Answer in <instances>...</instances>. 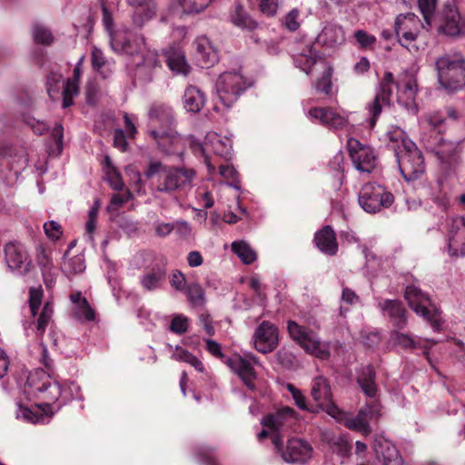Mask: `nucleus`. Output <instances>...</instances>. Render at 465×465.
I'll use <instances>...</instances> for the list:
<instances>
[{
  "instance_id": "nucleus-1",
  "label": "nucleus",
  "mask_w": 465,
  "mask_h": 465,
  "mask_svg": "<svg viewBox=\"0 0 465 465\" xmlns=\"http://www.w3.org/2000/svg\"><path fill=\"white\" fill-rule=\"evenodd\" d=\"M25 392L42 401L32 408L17 404L16 418L31 423H43L68 401L81 399L77 384L71 382L67 388L62 389L56 379L42 369L29 374Z\"/></svg>"
},
{
  "instance_id": "nucleus-2",
  "label": "nucleus",
  "mask_w": 465,
  "mask_h": 465,
  "mask_svg": "<svg viewBox=\"0 0 465 465\" xmlns=\"http://www.w3.org/2000/svg\"><path fill=\"white\" fill-rule=\"evenodd\" d=\"M438 82L449 91H455L465 84V58L460 54H445L435 61Z\"/></svg>"
},
{
  "instance_id": "nucleus-3",
  "label": "nucleus",
  "mask_w": 465,
  "mask_h": 465,
  "mask_svg": "<svg viewBox=\"0 0 465 465\" xmlns=\"http://www.w3.org/2000/svg\"><path fill=\"white\" fill-rule=\"evenodd\" d=\"M248 87L245 78L235 71L223 73L215 83L217 96L226 109L231 108Z\"/></svg>"
},
{
  "instance_id": "nucleus-4",
  "label": "nucleus",
  "mask_w": 465,
  "mask_h": 465,
  "mask_svg": "<svg viewBox=\"0 0 465 465\" xmlns=\"http://www.w3.org/2000/svg\"><path fill=\"white\" fill-rule=\"evenodd\" d=\"M136 258L142 260L141 266H147L149 262H153L151 269L140 277V284L143 290L153 292L160 289L165 282L167 273V259L163 256H156L152 252H142Z\"/></svg>"
},
{
  "instance_id": "nucleus-5",
  "label": "nucleus",
  "mask_w": 465,
  "mask_h": 465,
  "mask_svg": "<svg viewBox=\"0 0 465 465\" xmlns=\"http://www.w3.org/2000/svg\"><path fill=\"white\" fill-rule=\"evenodd\" d=\"M287 329L291 338L306 352L322 360L329 358V344L322 341L315 332L292 321L288 322Z\"/></svg>"
},
{
  "instance_id": "nucleus-6",
  "label": "nucleus",
  "mask_w": 465,
  "mask_h": 465,
  "mask_svg": "<svg viewBox=\"0 0 465 465\" xmlns=\"http://www.w3.org/2000/svg\"><path fill=\"white\" fill-rule=\"evenodd\" d=\"M359 204L369 213L380 212L382 208H388L394 201L392 193L382 185L367 183L362 185L358 196Z\"/></svg>"
},
{
  "instance_id": "nucleus-7",
  "label": "nucleus",
  "mask_w": 465,
  "mask_h": 465,
  "mask_svg": "<svg viewBox=\"0 0 465 465\" xmlns=\"http://www.w3.org/2000/svg\"><path fill=\"white\" fill-rule=\"evenodd\" d=\"M420 25L419 17L412 13L401 14L395 20V34L399 43L413 54L420 51L416 41Z\"/></svg>"
},
{
  "instance_id": "nucleus-8",
  "label": "nucleus",
  "mask_w": 465,
  "mask_h": 465,
  "mask_svg": "<svg viewBox=\"0 0 465 465\" xmlns=\"http://www.w3.org/2000/svg\"><path fill=\"white\" fill-rule=\"evenodd\" d=\"M403 151H398L395 155L400 171L407 182L419 179L425 171L421 153L413 142H406Z\"/></svg>"
},
{
  "instance_id": "nucleus-9",
  "label": "nucleus",
  "mask_w": 465,
  "mask_h": 465,
  "mask_svg": "<svg viewBox=\"0 0 465 465\" xmlns=\"http://www.w3.org/2000/svg\"><path fill=\"white\" fill-rule=\"evenodd\" d=\"M405 299L409 306L420 316L429 322L434 331H439L440 319L439 312L432 306L429 296L415 285H409L405 290Z\"/></svg>"
},
{
  "instance_id": "nucleus-10",
  "label": "nucleus",
  "mask_w": 465,
  "mask_h": 465,
  "mask_svg": "<svg viewBox=\"0 0 465 465\" xmlns=\"http://www.w3.org/2000/svg\"><path fill=\"white\" fill-rule=\"evenodd\" d=\"M110 45L116 54L134 56L143 53L145 40L142 34L124 27L111 33Z\"/></svg>"
},
{
  "instance_id": "nucleus-11",
  "label": "nucleus",
  "mask_w": 465,
  "mask_h": 465,
  "mask_svg": "<svg viewBox=\"0 0 465 465\" xmlns=\"http://www.w3.org/2000/svg\"><path fill=\"white\" fill-rule=\"evenodd\" d=\"M393 84L394 77L392 73L386 72L376 88L374 99L366 105L369 114L368 122L371 128L375 126L382 109L391 106Z\"/></svg>"
},
{
  "instance_id": "nucleus-12",
  "label": "nucleus",
  "mask_w": 465,
  "mask_h": 465,
  "mask_svg": "<svg viewBox=\"0 0 465 465\" xmlns=\"http://www.w3.org/2000/svg\"><path fill=\"white\" fill-rule=\"evenodd\" d=\"M272 442L281 453L282 460L288 463H305L312 457V448L310 443L299 438L288 440L286 446H282V439L275 435Z\"/></svg>"
},
{
  "instance_id": "nucleus-13",
  "label": "nucleus",
  "mask_w": 465,
  "mask_h": 465,
  "mask_svg": "<svg viewBox=\"0 0 465 465\" xmlns=\"http://www.w3.org/2000/svg\"><path fill=\"white\" fill-rule=\"evenodd\" d=\"M195 176L193 169L170 168L159 176L156 190L172 193L174 191L190 184Z\"/></svg>"
},
{
  "instance_id": "nucleus-14",
  "label": "nucleus",
  "mask_w": 465,
  "mask_h": 465,
  "mask_svg": "<svg viewBox=\"0 0 465 465\" xmlns=\"http://www.w3.org/2000/svg\"><path fill=\"white\" fill-rule=\"evenodd\" d=\"M292 57L295 66L309 74L320 59V55L314 48L312 38L302 37L296 40Z\"/></svg>"
},
{
  "instance_id": "nucleus-15",
  "label": "nucleus",
  "mask_w": 465,
  "mask_h": 465,
  "mask_svg": "<svg viewBox=\"0 0 465 465\" xmlns=\"http://www.w3.org/2000/svg\"><path fill=\"white\" fill-rule=\"evenodd\" d=\"M258 360L255 356L250 355L243 358L235 355L226 361V364L242 381V383L252 391H256L255 381L257 380V373L253 365L258 364Z\"/></svg>"
},
{
  "instance_id": "nucleus-16",
  "label": "nucleus",
  "mask_w": 465,
  "mask_h": 465,
  "mask_svg": "<svg viewBox=\"0 0 465 465\" xmlns=\"http://www.w3.org/2000/svg\"><path fill=\"white\" fill-rule=\"evenodd\" d=\"M438 31L449 36H459L464 32L465 20L458 8L453 5H446L438 17Z\"/></svg>"
},
{
  "instance_id": "nucleus-17",
  "label": "nucleus",
  "mask_w": 465,
  "mask_h": 465,
  "mask_svg": "<svg viewBox=\"0 0 465 465\" xmlns=\"http://www.w3.org/2000/svg\"><path fill=\"white\" fill-rule=\"evenodd\" d=\"M350 157L355 168L362 173H371L376 166V155L371 147L362 145L356 139L347 143Z\"/></svg>"
},
{
  "instance_id": "nucleus-18",
  "label": "nucleus",
  "mask_w": 465,
  "mask_h": 465,
  "mask_svg": "<svg viewBox=\"0 0 465 465\" xmlns=\"http://www.w3.org/2000/svg\"><path fill=\"white\" fill-rule=\"evenodd\" d=\"M5 258L7 267L16 274L23 275L30 271L32 261L22 244L7 243L5 246Z\"/></svg>"
},
{
  "instance_id": "nucleus-19",
  "label": "nucleus",
  "mask_w": 465,
  "mask_h": 465,
  "mask_svg": "<svg viewBox=\"0 0 465 465\" xmlns=\"http://www.w3.org/2000/svg\"><path fill=\"white\" fill-rule=\"evenodd\" d=\"M448 252L450 256L465 255V217L457 216L448 223Z\"/></svg>"
},
{
  "instance_id": "nucleus-20",
  "label": "nucleus",
  "mask_w": 465,
  "mask_h": 465,
  "mask_svg": "<svg viewBox=\"0 0 465 465\" xmlns=\"http://www.w3.org/2000/svg\"><path fill=\"white\" fill-rule=\"evenodd\" d=\"M311 396L319 407H326L329 415L340 419L341 412L331 402V386L325 377L320 375L312 380Z\"/></svg>"
},
{
  "instance_id": "nucleus-21",
  "label": "nucleus",
  "mask_w": 465,
  "mask_h": 465,
  "mask_svg": "<svg viewBox=\"0 0 465 465\" xmlns=\"http://www.w3.org/2000/svg\"><path fill=\"white\" fill-rule=\"evenodd\" d=\"M253 342L259 352L272 351L278 345V329L270 322H262L254 331Z\"/></svg>"
},
{
  "instance_id": "nucleus-22",
  "label": "nucleus",
  "mask_w": 465,
  "mask_h": 465,
  "mask_svg": "<svg viewBox=\"0 0 465 465\" xmlns=\"http://www.w3.org/2000/svg\"><path fill=\"white\" fill-rule=\"evenodd\" d=\"M126 3L133 9L132 23L135 27H143L156 15L155 0H126Z\"/></svg>"
},
{
  "instance_id": "nucleus-23",
  "label": "nucleus",
  "mask_w": 465,
  "mask_h": 465,
  "mask_svg": "<svg viewBox=\"0 0 465 465\" xmlns=\"http://www.w3.org/2000/svg\"><path fill=\"white\" fill-rule=\"evenodd\" d=\"M308 117L333 129L342 128L347 124V116L332 108L313 107L308 111Z\"/></svg>"
},
{
  "instance_id": "nucleus-24",
  "label": "nucleus",
  "mask_w": 465,
  "mask_h": 465,
  "mask_svg": "<svg viewBox=\"0 0 465 465\" xmlns=\"http://www.w3.org/2000/svg\"><path fill=\"white\" fill-rule=\"evenodd\" d=\"M296 419L293 409L283 407L275 413L265 416L262 420V424L272 431H280L291 428Z\"/></svg>"
},
{
  "instance_id": "nucleus-25",
  "label": "nucleus",
  "mask_w": 465,
  "mask_h": 465,
  "mask_svg": "<svg viewBox=\"0 0 465 465\" xmlns=\"http://www.w3.org/2000/svg\"><path fill=\"white\" fill-rule=\"evenodd\" d=\"M150 128L165 129L173 127L175 123L173 109L164 104H153L148 112Z\"/></svg>"
},
{
  "instance_id": "nucleus-26",
  "label": "nucleus",
  "mask_w": 465,
  "mask_h": 465,
  "mask_svg": "<svg viewBox=\"0 0 465 465\" xmlns=\"http://www.w3.org/2000/svg\"><path fill=\"white\" fill-rule=\"evenodd\" d=\"M232 141L228 137H222L216 133H208L205 136L204 144H197L195 151L199 150L204 153L205 150H212L215 154L227 157L232 151Z\"/></svg>"
},
{
  "instance_id": "nucleus-27",
  "label": "nucleus",
  "mask_w": 465,
  "mask_h": 465,
  "mask_svg": "<svg viewBox=\"0 0 465 465\" xmlns=\"http://www.w3.org/2000/svg\"><path fill=\"white\" fill-rule=\"evenodd\" d=\"M194 45L195 57L202 67L213 66L218 61V52L205 35L198 36Z\"/></svg>"
},
{
  "instance_id": "nucleus-28",
  "label": "nucleus",
  "mask_w": 465,
  "mask_h": 465,
  "mask_svg": "<svg viewBox=\"0 0 465 465\" xmlns=\"http://www.w3.org/2000/svg\"><path fill=\"white\" fill-rule=\"evenodd\" d=\"M148 135L155 142L158 148L166 153H173V148L177 146L181 140L173 127L165 129L150 128Z\"/></svg>"
},
{
  "instance_id": "nucleus-29",
  "label": "nucleus",
  "mask_w": 465,
  "mask_h": 465,
  "mask_svg": "<svg viewBox=\"0 0 465 465\" xmlns=\"http://www.w3.org/2000/svg\"><path fill=\"white\" fill-rule=\"evenodd\" d=\"M316 41L326 48L341 45L345 41L343 29L339 25L327 23L317 35Z\"/></svg>"
},
{
  "instance_id": "nucleus-30",
  "label": "nucleus",
  "mask_w": 465,
  "mask_h": 465,
  "mask_svg": "<svg viewBox=\"0 0 465 465\" xmlns=\"http://www.w3.org/2000/svg\"><path fill=\"white\" fill-rule=\"evenodd\" d=\"M390 341L395 346H400L405 350H415V349H424L423 353L428 356V346L426 345L428 342L431 341L435 343L432 340H423L420 337H412L409 334L402 333L398 330H394L391 332Z\"/></svg>"
},
{
  "instance_id": "nucleus-31",
  "label": "nucleus",
  "mask_w": 465,
  "mask_h": 465,
  "mask_svg": "<svg viewBox=\"0 0 465 465\" xmlns=\"http://www.w3.org/2000/svg\"><path fill=\"white\" fill-rule=\"evenodd\" d=\"M314 242L318 249L327 255L332 256L338 252L336 233L329 225L316 232Z\"/></svg>"
},
{
  "instance_id": "nucleus-32",
  "label": "nucleus",
  "mask_w": 465,
  "mask_h": 465,
  "mask_svg": "<svg viewBox=\"0 0 465 465\" xmlns=\"http://www.w3.org/2000/svg\"><path fill=\"white\" fill-rule=\"evenodd\" d=\"M381 310L387 313L393 325L401 330L407 324V319L405 315V309L401 302L398 300H385L383 302L379 304Z\"/></svg>"
},
{
  "instance_id": "nucleus-33",
  "label": "nucleus",
  "mask_w": 465,
  "mask_h": 465,
  "mask_svg": "<svg viewBox=\"0 0 465 465\" xmlns=\"http://www.w3.org/2000/svg\"><path fill=\"white\" fill-rule=\"evenodd\" d=\"M357 382L367 397L377 396L376 373L371 365L363 366L357 371Z\"/></svg>"
},
{
  "instance_id": "nucleus-34",
  "label": "nucleus",
  "mask_w": 465,
  "mask_h": 465,
  "mask_svg": "<svg viewBox=\"0 0 465 465\" xmlns=\"http://www.w3.org/2000/svg\"><path fill=\"white\" fill-rule=\"evenodd\" d=\"M84 56H82L77 62L73 74V78L68 79L65 83L64 89L63 90V107L67 108L73 104L74 96L78 94L79 92V80L82 74V64Z\"/></svg>"
},
{
  "instance_id": "nucleus-35",
  "label": "nucleus",
  "mask_w": 465,
  "mask_h": 465,
  "mask_svg": "<svg viewBox=\"0 0 465 465\" xmlns=\"http://www.w3.org/2000/svg\"><path fill=\"white\" fill-rule=\"evenodd\" d=\"M183 107L187 112L199 113L205 104L206 97L203 92L196 86H188L183 97Z\"/></svg>"
},
{
  "instance_id": "nucleus-36",
  "label": "nucleus",
  "mask_w": 465,
  "mask_h": 465,
  "mask_svg": "<svg viewBox=\"0 0 465 465\" xmlns=\"http://www.w3.org/2000/svg\"><path fill=\"white\" fill-rule=\"evenodd\" d=\"M91 63L93 68L97 71L104 78H106L112 74L114 62L113 60L107 59L104 52L96 46H93L92 48Z\"/></svg>"
},
{
  "instance_id": "nucleus-37",
  "label": "nucleus",
  "mask_w": 465,
  "mask_h": 465,
  "mask_svg": "<svg viewBox=\"0 0 465 465\" xmlns=\"http://www.w3.org/2000/svg\"><path fill=\"white\" fill-rule=\"evenodd\" d=\"M166 62L171 71L186 75L190 66L185 60L184 53L177 48H170L166 52Z\"/></svg>"
},
{
  "instance_id": "nucleus-38",
  "label": "nucleus",
  "mask_w": 465,
  "mask_h": 465,
  "mask_svg": "<svg viewBox=\"0 0 465 465\" xmlns=\"http://www.w3.org/2000/svg\"><path fill=\"white\" fill-rule=\"evenodd\" d=\"M212 2L213 0H171V5L183 14L192 15L203 12Z\"/></svg>"
},
{
  "instance_id": "nucleus-39",
  "label": "nucleus",
  "mask_w": 465,
  "mask_h": 465,
  "mask_svg": "<svg viewBox=\"0 0 465 465\" xmlns=\"http://www.w3.org/2000/svg\"><path fill=\"white\" fill-rule=\"evenodd\" d=\"M36 262L41 268L45 282H52L54 277L53 260L50 252L43 246L36 249Z\"/></svg>"
},
{
  "instance_id": "nucleus-40",
  "label": "nucleus",
  "mask_w": 465,
  "mask_h": 465,
  "mask_svg": "<svg viewBox=\"0 0 465 465\" xmlns=\"http://www.w3.org/2000/svg\"><path fill=\"white\" fill-rule=\"evenodd\" d=\"M378 456H381L385 465H402V459L398 450L391 443L385 441L375 448Z\"/></svg>"
},
{
  "instance_id": "nucleus-41",
  "label": "nucleus",
  "mask_w": 465,
  "mask_h": 465,
  "mask_svg": "<svg viewBox=\"0 0 465 465\" xmlns=\"http://www.w3.org/2000/svg\"><path fill=\"white\" fill-rule=\"evenodd\" d=\"M230 19L234 25L242 29L253 30L257 27V23L250 17L241 5H235L230 15Z\"/></svg>"
},
{
  "instance_id": "nucleus-42",
  "label": "nucleus",
  "mask_w": 465,
  "mask_h": 465,
  "mask_svg": "<svg viewBox=\"0 0 465 465\" xmlns=\"http://www.w3.org/2000/svg\"><path fill=\"white\" fill-rule=\"evenodd\" d=\"M104 173L106 180L114 191H122L124 187V183L122 179L120 172L113 164L111 158L106 155L104 157Z\"/></svg>"
},
{
  "instance_id": "nucleus-43",
  "label": "nucleus",
  "mask_w": 465,
  "mask_h": 465,
  "mask_svg": "<svg viewBox=\"0 0 465 465\" xmlns=\"http://www.w3.org/2000/svg\"><path fill=\"white\" fill-rule=\"evenodd\" d=\"M387 137L389 140V146L394 151L395 155L398 151H403L405 149L406 142H412L408 139L406 133L398 126H391L387 132Z\"/></svg>"
},
{
  "instance_id": "nucleus-44",
  "label": "nucleus",
  "mask_w": 465,
  "mask_h": 465,
  "mask_svg": "<svg viewBox=\"0 0 465 465\" xmlns=\"http://www.w3.org/2000/svg\"><path fill=\"white\" fill-rule=\"evenodd\" d=\"M28 153L26 148L18 147L14 150V153L9 155L8 164L17 175L28 165Z\"/></svg>"
},
{
  "instance_id": "nucleus-45",
  "label": "nucleus",
  "mask_w": 465,
  "mask_h": 465,
  "mask_svg": "<svg viewBox=\"0 0 465 465\" xmlns=\"http://www.w3.org/2000/svg\"><path fill=\"white\" fill-rule=\"evenodd\" d=\"M61 268L64 273L68 277L83 272L85 270L84 258L83 255L79 254L67 259V255L64 253Z\"/></svg>"
},
{
  "instance_id": "nucleus-46",
  "label": "nucleus",
  "mask_w": 465,
  "mask_h": 465,
  "mask_svg": "<svg viewBox=\"0 0 465 465\" xmlns=\"http://www.w3.org/2000/svg\"><path fill=\"white\" fill-rule=\"evenodd\" d=\"M232 251L245 264H251L257 259L255 251L244 241L233 242L232 243Z\"/></svg>"
},
{
  "instance_id": "nucleus-47",
  "label": "nucleus",
  "mask_w": 465,
  "mask_h": 465,
  "mask_svg": "<svg viewBox=\"0 0 465 465\" xmlns=\"http://www.w3.org/2000/svg\"><path fill=\"white\" fill-rule=\"evenodd\" d=\"M361 415V421L364 422V425L366 426L367 431L370 433L371 428H370V421L373 420H377L381 415V406L377 401H373L370 404H366L364 407H362L357 416Z\"/></svg>"
},
{
  "instance_id": "nucleus-48",
  "label": "nucleus",
  "mask_w": 465,
  "mask_h": 465,
  "mask_svg": "<svg viewBox=\"0 0 465 465\" xmlns=\"http://www.w3.org/2000/svg\"><path fill=\"white\" fill-rule=\"evenodd\" d=\"M183 292L193 306L202 307L205 304L204 291L199 283L189 284Z\"/></svg>"
},
{
  "instance_id": "nucleus-49",
  "label": "nucleus",
  "mask_w": 465,
  "mask_h": 465,
  "mask_svg": "<svg viewBox=\"0 0 465 465\" xmlns=\"http://www.w3.org/2000/svg\"><path fill=\"white\" fill-rule=\"evenodd\" d=\"M173 359L178 361H183L192 365L199 372H203V363L191 352L186 350L176 348V351L173 354Z\"/></svg>"
},
{
  "instance_id": "nucleus-50",
  "label": "nucleus",
  "mask_w": 465,
  "mask_h": 465,
  "mask_svg": "<svg viewBox=\"0 0 465 465\" xmlns=\"http://www.w3.org/2000/svg\"><path fill=\"white\" fill-rule=\"evenodd\" d=\"M73 317L80 322H93L95 320V312L87 300H83L82 304L73 308Z\"/></svg>"
},
{
  "instance_id": "nucleus-51",
  "label": "nucleus",
  "mask_w": 465,
  "mask_h": 465,
  "mask_svg": "<svg viewBox=\"0 0 465 465\" xmlns=\"http://www.w3.org/2000/svg\"><path fill=\"white\" fill-rule=\"evenodd\" d=\"M64 83H62V75L57 73H51L47 76L46 86L47 93L51 99L55 100L61 87L64 89Z\"/></svg>"
},
{
  "instance_id": "nucleus-52",
  "label": "nucleus",
  "mask_w": 465,
  "mask_h": 465,
  "mask_svg": "<svg viewBox=\"0 0 465 465\" xmlns=\"http://www.w3.org/2000/svg\"><path fill=\"white\" fill-rule=\"evenodd\" d=\"M141 54L143 55V60L142 63L137 64L140 70H152L160 66L158 54L155 51L149 50L145 47L143 53Z\"/></svg>"
},
{
  "instance_id": "nucleus-53",
  "label": "nucleus",
  "mask_w": 465,
  "mask_h": 465,
  "mask_svg": "<svg viewBox=\"0 0 465 465\" xmlns=\"http://www.w3.org/2000/svg\"><path fill=\"white\" fill-rule=\"evenodd\" d=\"M32 35L36 44L50 45L53 42L51 31L44 25H35L32 29Z\"/></svg>"
},
{
  "instance_id": "nucleus-54",
  "label": "nucleus",
  "mask_w": 465,
  "mask_h": 465,
  "mask_svg": "<svg viewBox=\"0 0 465 465\" xmlns=\"http://www.w3.org/2000/svg\"><path fill=\"white\" fill-rule=\"evenodd\" d=\"M331 75L332 68L331 66H327L322 76L316 81L315 89L327 95L330 94L332 88Z\"/></svg>"
},
{
  "instance_id": "nucleus-55",
  "label": "nucleus",
  "mask_w": 465,
  "mask_h": 465,
  "mask_svg": "<svg viewBox=\"0 0 465 465\" xmlns=\"http://www.w3.org/2000/svg\"><path fill=\"white\" fill-rule=\"evenodd\" d=\"M54 311L50 302H45L37 320V335L42 336L52 319Z\"/></svg>"
},
{
  "instance_id": "nucleus-56",
  "label": "nucleus",
  "mask_w": 465,
  "mask_h": 465,
  "mask_svg": "<svg viewBox=\"0 0 465 465\" xmlns=\"http://www.w3.org/2000/svg\"><path fill=\"white\" fill-rule=\"evenodd\" d=\"M133 197L132 193L129 190H126L123 193H114L112 195L110 203L107 206V211L109 213H114L118 211L125 203L131 200Z\"/></svg>"
},
{
  "instance_id": "nucleus-57",
  "label": "nucleus",
  "mask_w": 465,
  "mask_h": 465,
  "mask_svg": "<svg viewBox=\"0 0 465 465\" xmlns=\"http://www.w3.org/2000/svg\"><path fill=\"white\" fill-rule=\"evenodd\" d=\"M43 299V290L41 287H31L29 290V306L32 316H35L40 308Z\"/></svg>"
},
{
  "instance_id": "nucleus-58",
  "label": "nucleus",
  "mask_w": 465,
  "mask_h": 465,
  "mask_svg": "<svg viewBox=\"0 0 465 465\" xmlns=\"http://www.w3.org/2000/svg\"><path fill=\"white\" fill-rule=\"evenodd\" d=\"M189 319L183 314H175L170 324V331L176 334H183L188 331Z\"/></svg>"
},
{
  "instance_id": "nucleus-59",
  "label": "nucleus",
  "mask_w": 465,
  "mask_h": 465,
  "mask_svg": "<svg viewBox=\"0 0 465 465\" xmlns=\"http://www.w3.org/2000/svg\"><path fill=\"white\" fill-rule=\"evenodd\" d=\"M438 0H419V8L427 25H431V18L435 11Z\"/></svg>"
},
{
  "instance_id": "nucleus-60",
  "label": "nucleus",
  "mask_w": 465,
  "mask_h": 465,
  "mask_svg": "<svg viewBox=\"0 0 465 465\" xmlns=\"http://www.w3.org/2000/svg\"><path fill=\"white\" fill-rule=\"evenodd\" d=\"M331 448L333 452L341 457H347L351 451V445L347 439L343 436L334 437L331 441Z\"/></svg>"
},
{
  "instance_id": "nucleus-61",
  "label": "nucleus",
  "mask_w": 465,
  "mask_h": 465,
  "mask_svg": "<svg viewBox=\"0 0 465 465\" xmlns=\"http://www.w3.org/2000/svg\"><path fill=\"white\" fill-rule=\"evenodd\" d=\"M354 37L361 48L371 49L376 43V37L363 30H358L354 33Z\"/></svg>"
},
{
  "instance_id": "nucleus-62",
  "label": "nucleus",
  "mask_w": 465,
  "mask_h": 465,
  "mask_svg": "<svg viewBox=\"0 0 465 465\" xmlns=\"http://www.w3.org/2000/svg\"><path fill=\"white\" fill-rule=\"evenodd\" d=\"M252 4H258L261 12L267 16H273L278 9L277 0H249Z\"/></svg>"
},
{
  "instance_id": "nucleus-63",
  "label": "nucleus",
  "mask_w": 465,
  "mask_h": 465,
  "mask_svg": "<svg viewBox=\"0 0 465 465\" xmlns=\"http://www.w3.org/2000/svg\"><path fill=\"white\" fill-rule=\"evenodd\" d=\"M52 138L54 140V148L52 150L51 153L55 155H59L63 151V139H64V127L62 124H57L53 128L51 133Z\"/></svg>"
},
{
  "instance_id": "nucleus-64",
  "label": "nucleus",
  "mask_w": 465,
  "mask_h": 465,
  "mask_svg": "<svg viewBox=\"0 0 465 465\" xmlns=\"http://www.w3.org/2000/svg\"><path fill=\"white\" fill-rule=\"evenodd\" d=\"M170 285L175 291L183 292L187 288L185 275L179 270L173 271L170 277Z\"/></svg>"
}]
</instances>
